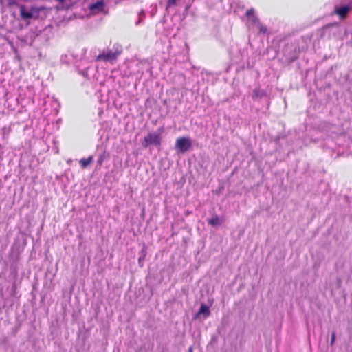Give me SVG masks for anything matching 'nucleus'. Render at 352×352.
<instances>
[{
  "instance_id": "13",
  "label": "nucleus",
  "mask_w": 352,
  "mask_h": 352,
  "mask_svg": "<svg viewBox=\"0 0 352 352\" xmlns=\"http://www.w3.org/2000/svg\"><path fill=\"white\" fill-rule=\"evenodd\" d=\"M335 340H336V333L335 332H333L331 333V342H330V344L331 346L333 345L334 342H335Z\"/></svg>"
},
{
  "instance_id": "14",
  "label": "nucleus",
  "mask_w": 352,
  "mask_h": 352,
  "mask_svg": "<svg viewBox=\"0 0 352 352\" xmlns=\"http://www.w3.org/2000/svg\"><path fill=\"white\" fill-rule=\"evenodd\" d=\"M176 4V0H168L167 2V6L170 7L173 6Z\"/></svg>"
},
{
  "instance_id": "11",
  "label": "nucleus",
  "mask_w": 352,
  "mask_h": 352,
  "mask_svg": "<svg viewBox=\"0 0 352 352\" xmlns=\"http://www.w3.org/2000/svg\"><path fill=\"white\" fill-rule=\"evenodd\" d=\"M256 26H257V28L259 30V32L261 33V34H265L267 32V28L265 25H263L261 23V21H259V23H257Z\"/></svg>"
},
{
  "instance_id": "3",
  "label": "nucleus",
  "mask_w": 352,
  "mask_h": 352,
  "mask_svg": "<svg viewBox=\"0 0 352 352\" xmlns=\"http://www.w3.org/2000/svg\"><path fill=\"white\" fill-rule=\"evenodd\" d=\"M346 4L343 6L336 7L334 13L339 16L340 19H345L348 14L352 11V0H342Z\"/></svg>"
},
{
  "instance_id": "8",
  "label": "nucleus",
  "mask_w": 352,
  "mask_h": 352,
  "mask_svg": "<svg viewBox=\"0 0 352 352\" xmlns=\"http://www.w3.org/2000/svg\"><path fill=\"white\" fill-rule=\"evenodd\" d=\"M222 223L223 219L218 215H214L211 219H208V223L213 227L220 226Z\"/></svg>"
},
{
  "instance_id": "15",
  "label": "nucleus",
  "mask_w": 352,
  "mask_h": 352,
  "mask_svg": "<svg viewBox=\"0 0 352 352\" xmlns=\"http://www.w3.org/2000/svg\"><path fill=\"white\" fill-rule=\"evenodd\" d=\"M17 3L15 0H10L8 2V6H16Z\"/></svg>"
},
{
  "instance_id": "1",
  "label": "nucleus",
  "mask_w": 352,
  "mask_h": 352,
  "mask_svg": "<svg viewBox=\"0 0 352 352\" xmlns=\"http://www.w3.org/2000/svg\"><path fill=\"white\" fill-rule=\"evenodd\" d=\"M158 133H150L144 137L142 145L144 148H147L151 144L160 146L161 144V134L164 132V127L158 129Z\"/></svg>"
},
{
  "instance_id": "6",
  "label": "nucleus",
  "mask_w": 352,
  "mask_h": 352,
  "mask_svg": "<svg viewBox=\"0 0 352 352\" xmlns=\"http://www.w3.org/2000/svg\"><path fill=\"white\" fill-rule=\"evenodd\" d=\"M89 9L94 14L102 12L104 9V3L103 1H100L95 3H92L89 6Z\"/></svg>"
},
{
  "instance_id": "7",
  "label": "nucleus",
  "mask_w": 352,
  "mask_h": 352,
  "mask_svg": "<svg viewBox=\"0 0 352 352\" xmlns=\"http://www.w3.org/2000/svg\"><path fill=\"white\" fill-rule=\"evenodd\" d=\"M245 16L250 19L252 24L256 25L259 23V19L254 14V10L253 8L249 9L245 12Z\"/></svg>"
},
{
  "instance_id": "16",
  "label": "nucleus",
  "mask_w": 352,
  "mask_h": 352,
  "mask_svg": "<svg viewBox=\"0 0 352 352\" xmlns=\"http://www.w3.org/2000/svg\"><path fill=\"white\" fill-rule=\"evenodd\" d=\"M188 352H192V347H190V348L188 349Z\"/></svg>"
},
{
  "instance_id": "12",
  "label": "nucleus",
  "mask_w": 352,
  "mask_h": 352,
  "mask_svg": "<svg viewBox=\"0 0 352 352\" xmlns=\"http://www.w3.org/2000/svg\"><path fill=\"white\" fill-rule=\"evenodd\" d=\"M105 159H106L105 153H103L102 154L100 155V156L98 158V161H97L98 164L99 166H101Z\"/></svg>"
},
{
  "instance_id": "10",
  "label": "nucleus",
  "mask_w": 352,
  "mask_h": 352,
  "mask_svg": "<svg viewBox=\"0 0 352 352\" xmlns=\"http://www.w3.org/2000/svg\"><path fill=\"white\" fill-rule=\"evenodd\" d=\"M199 314H204L205 318L208 317L210 314L209 307L205 304H201L200 306L199 310L197 313V315H199Z\"/></svg>"
},
{
  "instance_id": "9",
  "label": "nucleus",
  "mask_w": 352,
  "mask_h": 352,
  "mask_svg": "<svg viewBox=\"0 0 352 352\" xmlns=\"http://www.w3.org/2000/svg\"><path fill=\"white\" fill-rule=\"evenodd\" d=\"M94 161L93 156H89L88 158H82L79 161V164L82 168H87L89 165H90Z\"/></svg>"
},
{
  "instance_id": "5",
  "label": "nucleus",
  "mask_w": 352,
  "mask_h": 352,
  "mask_svg": "<svg viewBox=\"0 0 352 352\" xmlns=\"http://www.w3.org/2000/svg\"><path fill=\"white\" fill-rule=\"evenodd\" d=\"M20 8V16L23 19H29L32 18L33 14L32 12H40L42 10V8H37L36 7H31V12L25 11V6L24 5H21Z\"/></svg>"
},
{
  "instance_id": "4",
  "label": "nucleus",
  "mask_w": 352,
  "mask_h": 352,
  "mask_svg": "<svg viewBox=\"0 0 352 352\" xmlns=\"http://www.w3.org/2000/svg\"><path fill=\"white\" fill-rule=\"evenodd\" d=\"M192 146L191 141L189 138L182 137L176 140L175 148L182 153L188 151Z\"/></svg>"
},
{
  "instance_id": "2",
  "label": "nucleus",
  "mask_w": 352,
  "mask_h": 352,
  "mask_svg": "<svg viewBox=\"0 0 352 352\" xmlns=\"http://www.w3.org/2000/svg\"><path fill=\"white\" fill-rule=\"evenodd\" d=\"M120 54V51L113 52L111 50H107L106 51H103L102 53L98 55L96 58V60H102L104 62L113 63L118 59V57Z\"/></svg>"
}]
</instances>
